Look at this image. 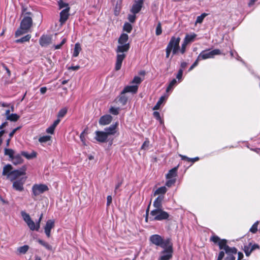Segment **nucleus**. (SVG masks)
<instances>
[{"label": "nucleus", "instance_id": "nucleus-19", "mask_svg": "<svg viewBox=\"0 0 260 260\" xmlns=\"http://www.w3.org/2000/svg\"><path fill=\"white\" fill-rule=\"evenodd\" d=\"M51 38L47 35H43L40 39V44L42 47H46L51 43Z\"/></svg>", "mask_w": 260, "mask_h": 260}, {"label": "nucleus", "instance_id": "nucleus-45", "mask_svg": "<svg viewBox=\"0 0 260 260\" xmlns=\"http://www.w3.org/2000/svg\"><path fill=\"white\" fill-rule=\"evenodd\" d=\"M119 101L122 105H124L126 103L127 98L126 96L124 95V94H122L121 93Z\"/></svg>", "mask_w": 260, "mask_h": 260}, {"label": "nucleus", "instance_id": "nucleus-36", "mask_svg": "<svg viewBox=\"0 0 260 260\" xmlns=\"http://www.w3.org/2000/svg\"><path fill=\"white\" fill-rule=\"evenodd\" d=\"M123 29L124 31H125L128 33H129L131 32L132 30V26L130 23L126 22L124 23L123 25Z\"/></svg>", "mask_w": 260, "mask_h": 260}, {"label": "nucleus", "instance_id": "nucleus-39", "mask_svg": "<svg viewBox=\"0 0 260 260\" xmlns=\"http://www.w3.org/2000/svg\"><path fill=\"white\" fill-rule=\"evenodd\" d=\"M14 151L12 149H7V148H6L5 149V154L6 155H8L11 159L14 156Z\"/></svg>", "mask_w": 260, "mask_h": 260}, {"label": "nucleus", "instance_id": "nucleus-57", "mask_svg": "<svg viewBox=\"0 0 260 260\" xmlns=\"http://www.w3.org/2000/svg\"><path fill=\"white\" fill-rule=\"evenodd\" d=\"M187 45V44L184 41H183V43L181 45V48L180 50V51L182 54H183L185 52L186 47Z\"/></svg>", "mask_w": 260, "mask_h": 260}, {"label": "nucleus", "instance_id": "nucleus-60", "mask_svg": "<svg viewBox=\"0 0 260 260\" xmlns=\"http://www.w3.org/2000/svg\"><path fill=\"white\" fill-rule=\"evenodd\" d=\"M249 245H250V248L252 251L256 249L259 248V245L257 244H254L253 245H252L251 243H250Z\"/></svg>", "mask_w": 260, "mask_h": 260}, {"label": "nucleus", "instance_id": "nucleus-18", "mask_svg": "<svg viewBox=\"0 0 260 260\" xmlns=\"http://www.w3.org/2000/svg\"><path fill=\"white\" fill-rule=\"evenodd\" d=\"M143 4V0H138L135 4H134L131 9V12L133 14H137L139 13L142 7Z\"/></svg>", "mask_w": 260, "mask_h": 260}, {"label": "nucleus", "instance_id": "nucleus-38", "mask_svg": "<svg viewBox=\"0 0 260 260\" xmlns=\"http://www.w3.org/2000/svg\"><path fill=\"white\" fill-rule=\"evenodd\" d=\"M51 139V136H44L42 137H41L39 139V141L41 143H46L49 141H50Z\"/></svg>", "mask_w": 260, "mask_h": 260}, {"label": "nucleus", "instance_id": "nucleus-2", "mask_svg": "<svg viewBox=\"0 0 260 260\" xmlns=\"http://www.w3.org/2000/svg\"><path fill=\"white\" fill-rule=\"evenodd\" d=\"M12 165L10 164L5 166L3 169L2 175L7 176V178L11 181L15 180L21 175H25L26 174V167L23 166L19 169L13 170Z\"/></svg>", "mask_w": 260, "mask_h": 260}, {"label": "nucleus", "instance_id": "nucleus-54", "mask_svg": "<svg viewBox=\"0 0 260 260\" xmlns=\"http://www.w3.org/2000/svg\"><path fill=\"white\" fill-rule=\"evenodd\" d=\"M136 18V14L132 15H129L128 16V19L131 23H134L135 21Z\"/></svg>", "mask_w": 260, "mask_h": 260}, {"label": "nucleus", "instance_id": "nucleus-21", "mask_svg": "<svg viewBox=\"0 0 260 260\" xmlns=\"http://www.w3.org/2000/svg\"><path fill=\"white\" fill-rule=\"evenodd\" d=\"M138 89V85H130V86H127L122 91V94H125V93L127 92H131L133 93H135L137 92Z\"/></svg>", "mask_w": 260, "mask_h": 260}, {"label": "nucleus", "instance_id": "nucleus-48", "mask_svg": "<svg viewBox=\"0 0 260 260\" xmlns=\"http://www.w3.org/2000/svg\"><path fill=\"white\" fill-rule=\"evenodd\" d=\"M22 154L27 158H31L36 156V153L35 152H33L30 155L28 154L25 152H22Z\"/></svg>", "mask_w": 260, "mask_h": 260}, {"label": "nucleus", "instance_id": "nucleus-35", "mask_svg": "<svg viewBox=\"0 0 260 260\" xmlns=\"http://www.w3.org/2000/svg\"><path fill=\"white\" fill-rule=\"evenodd\" d=\"M180 156L181 157V159L183 160H186L188 161H191L192 163L194 162L195 161L198 160L199 159V158L198 157H196L193 158H189L185 155H180Z\"/></svg>", "mask_w": 260, "mask_h": 260}, {"label": "nucleus", "instance_id": "nucleus-3", "mask_svg": "<svg viewBox=\"0 0 260 260\" xmlns=\"http://www.w3.org/2000/svg\"><path fill=\"white\" fill-rule=\"evenodd\" d=\"M32 24V17H23L21 21L20 27L15 32V36L18 37L27 32Z\"/></svg>", "mask_w": 260, "mask_h": 260}, {"label": "nucleus", "instance_id": "nucleus-52", "mask_svg": "<svg viewBox=\"0 0 260 260\" xmlns=\"http://www.w3.org/2000/svg\"><path fill=\"white\" fill-rule=\"evenodd\" d=\"M142 81V80L140 77L138 76H136L133 79V81H132V83H136L137 84H139Z\"/></svg>", "mask_w": 260, "mask_h": 260}, {"label": "nucleus", "instance_id": "nucleus-59", "mask_svg": "<svg viewBox=\"0 0 260 260\" xmlns=\"http://www.w3.org/2000/svg\"><path fill=\"white\" fill-rule=\"evenodd\" d=\"M149 145V142L148 141H145L141 146L142 149H146L148 148Z\"/></svg>", "mask_w": 260, "mask_h": 260}, {"label": "nucleus", "instance_id": "nucleus-37", "mask_svg": "<svg viewBox=\"0 0 260 260\" xmlns=\"http://www.w3.org/2000/svg\"><path fill=\"white\" fill-rule=\"evenodd\" d=\"M28 249L29 246L25 245L23 246L19 247L18 248V251L20 253L25 254L28 251Z\"/></svg>", "mask_w": 260, "mask_h": 260}, {"label": "nucleus", "instance_id": "nucleus-1", "mask_svg": "<svg viewBox=\"0 0 260 260\" xmlns=\"http://www.w3.org/2000/svg\"><path fill=\"white\" fill-rule=\"evenodd\" d=\"M128 39V35L124 33L122 34L118 39V42L119 45L117 46L116 50L117 53L115 64L116 71H118L121 69L122 62L126 56L124 53L128 51L130 48L129 44L127 43Z\"/></svg>", "mask_w": 260, "mask_h": 260}, {"label": "nucleus", "instance_id": "nucleus-5", "mask_svg": "<svg viewBox=\"0 0 260 260\" xmlns=\"http://www.w3.org/2000/svg\"><path fill=\"white\" fill-rule=\"evenodd\" d=\"M180 41V38H175L173 37L171 38L169 44H168L167 48L166 49V58H169L170 55L171 51H172L173 55H175L177 53L178 51L179 50V43Z\"/></svg>", "mask_w": 260, "mask_h": 260}, {"label": "nucleus", "instance_id": "nucleus-61", "mask_svg": "<svg viewBox=\"0 0 260 260\" xmlns=\"http://www.w3.org/2000/svg\"><path fill=\"white\" fill-rule=\"evenodd\" d=\"M112 198L111 196H108L107 198V205L109 206L112 203Z\"/></svg>", "mask_w": 260, "mask_h": 260}, {"label": "nucleus", "instance_id": "nucleus-23", "mask_svg": "<svg viewBox=\"0 0 260 260\" xmlns=\"http://www.w3.org/2000/svg\"><path fill=\"white\" fill-rule=\"evenodd\" d=\"M178 167H174L171 170H170L168 173L166 175L167 179H175L177 176V172Z\"/></svg>", "mask_w": 260, "mask_h": 260}, {"label": "nucleus", "instance_id": "nucleus-40", "mask_svg": "<svg viewBox=\"0 0 260 260\" xmlns=\"http://www.w3.org/2000/svg\"><path fill=\"white\" fill-rule=\"evenodd\" d=\"M244 251L245 253V254L247 256H249L251 253L252 252V250L250 248V245H248L247 246H244Z\"/></svg>", "mask_w": 260, "mask_h": 260}, {"label": "nucleus", "instance_id": "nucleus-42", "mask_svg": "<svg viewBox=\"0 0 260 260\" xmlns=\"http://www.w3.org/2000/svg\"><path fill=\"white\" fill-rule=\"evenodd\" d=\"M236 253L237 252H229V253H226L227 256L224 260H235L236 258L234 254H236Z\"/></svg>", "mask_w": 260, "mask_h": 260}, {"label": "nucleus", "instance_id": "nucleus-25", "mask_svg": "<svg viewBox=\"0 0 260 260\" xmlns=\"http://www.w3.org/2000/svg\"><path fill=\"white\" fill-rule=\"evenodd\" d=\"M196 36L197 35H196L195 34L191 35L187 34L185 36V37L184 39V41L188 44L190 42H193Z\"/></svg>", "mask_w": 260, "mask_h": 260}, {"label": "nucleus", "instance_id": "nucleus-56", "mask_svg": "<svg viewBox=\"0 0 260 260\" xmlns=\"http://www.w3.org/2000/svg\"><path fill=\"white\" fill-rule=\"evenodd\" d=\"M55 128L51 125L46 129V132L48 134H53Z\"/></svg>", "mask_w": 260, "mask_h": 260}, {"label": "nucleus", "instance_id": "nucleus-49", "mask_svg": "<svg viewBox=\"0 0 260 260\" xmlns=\"http://www.w3.org/2000/svg\"><path fill=\"white\" fill-rule=\"evenodd\" d=\"M153 116L157 120H158L160 121V123L161 124L163 123V121L160 118V114L158 112H156V111L154 112Z\"/></svg>", "mask_w": 260, "mask_h": 260}, {"label": "nucleus", "instance_id": "nucleus-46", "mask_svg": "<svg viewBox=\"0 0 260 260\" xmlns=\"http://www.w3.org/2000/svg\"><path fill=\"white\" fill-rule=\"evenodd\" d=\"M166 185L169 187H171L176 182V179H167Z\"/></svg>", "mask_w": 260, "mask_h": 260}, {"label": "nucleus", "instance_id": "nucleus-13", "mask_svg": "<svg viewBox=\"0 0 260 260\" xmlns=\"http://www.w3.org/2000/svg\"><path fill=\"white\" fill-rule=\"evenodd\" d=\"M48 190V186L45 184H35L32 187L33 194L35 196H37Z\"/></svg>", "mask_w": 260, "mask_h": 260}, {"label": "nucleus", "instance_id": "nucleus-64", "mask_svg": "<svg viewBox=\"0 0 260 260\" xmlns=\"http://www.w3.org/2000/svg\"><path fill=\"white\" fill-rule=\"evenodd\" d=\"M2 67L6 71L7 73H8V75L9 76H10L11 75V72L9 70V69L7 68V67L5 64H2Z\"/></svg>", "mask_w": 260, "mask_h": 260}, {"label": "nucleus", "instance_id": "nucleus-32", "mask_svg": "<svg viewBox=\"0 0 260 260\" xmlns=\"http://www.w3.org/2000/svg\"><path fill=\"white\" fill-rule=\"evenodd\" d=\"M167 191V188L165 186H161L157 188L154 192V196L159 194H165Z\"/></svg>", "mask_w": 260, "mask_h": 260}, {"label": "nucleus", "instance_id": "nucleus-16", "mask_svg": "<svg viewBox=\"0 0 260 260\" xmlns=\"http://www.w3.org/2000/svg\"><path fill=\"white\" fill-rule=\"evenodd\" d=\"M118 123L116 122L111 124L110 126L106 127L104 129V132L108 136L110 135H113L117 132Z\"/></svg>", "mask_w": 260, "mask_h": 260}, {"label": "nucleus", "instance_id": "nucleus-11", "mask_svg": "<svg viewBox=\"0 0 260 260\" xmlns=\"http://www.w3.org/2000/svg\"><path fill=\"white\" fill-rule=\"evenodd\" d=\"M164 250L160 252L159 260H170L172 257L173 244L169 243L166 247L162 248Z\"/></svg>", "mask_w": 260, "mask_h": 260}, {"label": "nucleus", "instance_id": "nucleus-15", "mask_svg": "<svg viewBox=\"0 0 260 260\" xmlns=\"http://www.w3.org/2000/svg\"><path fill=\"white\" fill-rule=\"evenodd\" d=\"M108 136L104 131H96L95 139L101 143L107 142Z\"/></svg>", "mask_w": 260, "mask_h": 260}, {"label": "nucleus", "instance_id": "nucleus-47", "mask_svg": "<svg viewBox=\"0 0 260 260\" xmlns=\"http://www.w3.org/2000/svg\"><path fill=\"white\" fill-rule=\"evenodd\" d=\"M161 32H162V30H161V23H160V22H158V23L157 24V25L156 26V31H155L156 35L159 36L161 34Z\"/></svg>", "mask_w": 260, "mask_h": 260}, {"label": "nucleus", "instance_id": "nucleus-20", "mask_svg": "<svg viewBox=\"0 0 260 260\" xmlns=\"http://www.w3.org/2000/svg\"><path fill=\"white\" fill-rule=\"evenodd\" d=\"M112 117L110 115L102 116L99 120V124L101 125L109 124L112 121Z\"/></svg>", "mask_w": 260, "mask_h": 260}, {"label": "nucleus", "instance_id": "nucleus-55", "mask_svg": "<svg viewBox=\"0 0 260 260\" xmlns=\"http://www.w3.org/2000/svg\"><path fill=\"white\" fill-rule=\"evenodd\" d=\"M66 42V39L63 38L61 43L58 44L54 46L55 49H59L61 48V47Z\"/></svg>", "mask_w": 260, "mask_h": 260}, {"label": "nucleus", "instance_id": "nucleus-28", "mask_svg": "<svg viewBox=\"0 0 260 260\" xmlns=\"http://www.w3.org/2000/svg\"><path fill=\"white\" fill-rule=\"evenodd\" d=\"M81 50L80 44L78 43H76L74 49L73 56L74 57H77L79 55L80 52Z\"/></svg>", "mask_w": 260, "mask_h": 260}, {"label": "nucleus", "instance_id": "nucleus-41", "mask_svg": "<svg viewBox=\"0 0 260 260\" xmlns=\"http://www.w3.org/2000/svg\"><path fill=\"white\" fill-rule=\"evenodd\" d=\"M206 16L207 14L206 13H203L201 15L198 16L196 21V23H201Z\"/></svg>", "mask_w": 260, "mask_h": 260}, {"label": "nucleus", "instance_id": "nucleus-50", "mask_svg": "<svg viewBox=\"0 0 260 260\" xmlns=\"http://www.w3.org/2000/svg\"><path fill=\"white\" fill-rule=\"evenodd\" d=\"M183 72V71H182V69H179L176 75V78L178 80L179 82H180L182 79Z\"/></svg>", "mask_w": 260, "mask_h": 260}, {"label": "nucleus", "instance_id": "nucleus-24", "mask_svg": "<svg viewBox=\"0 0 260 260\" xmlns=\"http://www.w3.org/2000/svg\"><path fill=\"white\" fill-rule=\"evenodd\" d=\"M11 160L14 165H17L22 162V158L20 154H17L12 157Z\"/></svg>", "mask_w": 260, "mask_h": 260}, {"label": "nucleus", "instance_id": "nucleus-26", "mask_svg": "<svg viewBox=\"0 0 260 260\" xmlns=\"http://www.w3.org/2000/svg\"><path fill=\"white\" fill-rule=\"evenodd\" d=\"M57 5L59 10L66 9L68 8H70L68 3L64 2L63 0H58L57 1Z\"/></svg>", "mask_w": 260, "mask_h": 260}, {"label": "nucleus", "instance_id": "nucleus-53", "mask_svg": "<svg viewBox=\"0 0 260 260\" xmlns=\"http://www.w3.org/2000/svg\"><path fill=\"white\" fill-rule=\"evenodd\" d=\"M110 112L112 114L116 115L119 113L118 109L114 107H111L110 109Z\"/></svg>", "mask_w": 260, "mask_h": 260}, {"label": "nucleus", "instance_id": "nucleus-12", "mask_svg": "<svg viewBox=\"0 0 260 260\" xmlns=\"http://www.w3.org/2000/svg\"><path fill=\"white\" fill-rule=\"evenodd\" d=\"M21 215L23 218V220L27 223L28 226L31 231H39V224H36L34 222V221L31 219L29 215L24 211H22L21 212Z\"/></svg>", "mask_w": 260, "mask_h": 260}, {"label": "nucleus", "instance_id": "nucleus-4", "mask_svg": "<svg viewBox=\"0 0 260 260\" xmlns=\"http://www.w3.org/2000/svg\"><path fill=\"white\" fill-rule=\"evenodd\" d=\"M211 240L215 243H218L219 248L224 250L225 253L229 252H237V249L235 247H230L227 245L226 239H220L217 236H213L211 238Z\"/></svg>", "mask_w": 260, "mask_h": 260}, {"label": "nucleus", "instance_id": "nucleus-51", "mask_svg": "<svg viewBox=\"0 0 260 260\" xmlns=\"http://www.w3.org/2000/svg\"><path fill=\"white\" fill-rule=\"evenodd\" d=\"M200 60V59H198V57H197L196 61L194 62V63L190 66L188 70V72H190L191 70H192L196 67H197L198 65L199 61Z\"/></svg>", "mask_w": 260, "mask_h": 260}, {"label": "nucleus", "instance_id": "nucleus-30", "mask_svg": "<svg viewBox=\"0 0 260 260\" xmlns=\"http://www.w3.org/2000/svg\"><path fill=\"white\" fill-rule=\"evenodd\" d=\"M38 242L39 244L45 247V248L48 250L52 251V247L51 245H50L48 243L44 241L43 240L41 239H38Z\"/></svg>", "mask_w": 260, "mask_h": 260}, {"label": "nucleus", "instance_id": "nucleus-8", "mask_svg": "<svg viewBox=\"0 0 260 260\" xmlns=\"http://www.w3.org/2000/svg\"><path fill=\"white\" fill-rule=\"evenodd\" d=\"M151 242L156 246L161 247V248L166 247L169 243L171 242V239L168 238L163 239L162 237L158 235H153L150 237Z\"/></svg>", "mask_w": 260, "mask_h": 260}, {"label": "nucleus", "instance_id": "nucleus-29", "mask_svg": "<svg viewBox=\"0 0 260 260\" xmlns=\"http://www.w3.org/2000/svg\"><path fill=\"white\" fill-rule=\"evenodd\" d=\"M167 99V97L165 96H161L158 102H157L156 104L155 105V106L153 107V109L154 110H158L159 109V107L160 105L163 103V102Z\"/></svg>", "mask_w": 260, "mask_h": 260}, {"label": "nucleus", "instance_id": "nucleus-63", "mask_svg": "<svg viewBox=\"0 0 260 260\" xmlns=\"http://www.w3.org/2000/svg\"><path fill=\"white\" fill-rule=\"evenodd\" d=\"M187 63L186 62L183 61L181 63V65H180L181 68L180 69H182V71H183V70L187 67Z\"/></svg>", "mask_w": 260, "mask_h": 260}, {"label": "nucleus", "instance_id": "nucleus-10", "mask_svg": "<svg viewBox=\"0 0 260 260\" xmlns=\"http://www.w3.org/2000/svg\"><path fill=\"white\" fill-rule=\"evenodd\" d=\"M221 52L219 49H216L209 51L208 50H205L202 51L199 55L198 59L204 60L208 58H213L215 55L221 54Z\"/></svg>", "mask_w": 260, "mask_h": 260}, {"label": "nucleus", "instance_id": "nucleus-17", "mask_svg": "<svg viewBox=\"0 0 260 260\" xmlns=\"http://www.w3.org/2000/svg\"><path fill=\"white\" fill-rule=\"evenodd\" d=\"M54 226V221L52 220H47L46 225L45 226V233L47 236V237H50V233L51 229Z\"/></svg>", "mask_w": 260, "mask_h": 260}, {"label": "nucleus", "instance_id": "nucleus-58", "mask_svg": "<svg viewBox=\"0 0 260 260\" xmlns=\"http://www.w3.org/2000/svg\"><path fill=\"white\" fill-rule=\"evenodd\" d=\"M225 253L223 251H220L219 253L217 260H222L224 256Z\"/></svg>", "mask_w": 260, "mask_h": 260}, {"label": "nucleus", "instance_id": "nucleus-43", "mask_svg": "<svg viewBox=\"0 0 260 260\" xmlns=\"http://www.w3.org/2000/svg\"><path fill=\"white\" fill-rule=\"evenodd\" d=\"M67 112V109L66 108L61 109L57 114V117L60 119V118H62L64 116Z\"/></svg>", "mask_w": 260, "mask_h": 260}, {"label": "nucleus", "instance_id": "nucleus-9", "mask_svg": "<svg viewBox=\"0 0 260 260\" xmlns=\"http://www.w3.org/2000/svg\"><path fill=\"white\" fill-rule=\"evenodd\" d=\"M25 175H21L15 180H12V187L15 190L18 191H22L24 190V184L27 178Z\"/></svg>", "mask_w": 260, "mask_h": 260}, {"label": "nucleus", "instance_id": "nucleus-34", "mask_svg": "<svg viewBox=\"0 0 260 260\" xmlns=\"http://www.w3.org/2000/svg\"><path fill=\"white\" fill-rule=\"evenodd\" d=\"M177 84V81L175 79H173L169 83L168 86L167 87L166 89V91L167 92H169L170 91L172 90L174 87Z\"/></svg>", "mask_w": 260, "mask_h": 260}, {"label": "nucleus", "instance_id": "nucleus-27", "mask_svg": "<svg viewBox=\"0 0 260 260\" xmlns=\"http://www.w3.org/2000/svg\"><path fill=\"white\" fill-rule=\"evenodd\" d=\"M22 12L23 17L27 16L28 17H32L33 16L32 13L29 10L27 7H22Z\"/></svg>", "mask_w": 260, "mask_h": 260}, {"label": "nucleus", "instance_id": "nucleus-44", "mask_svg": "<svg viewBox=\"0 0 260 260\" xmlns=\"http://www.w3.org/2000/svg\"><path fill=\"white\" fill-rule=\"evenodd\" d=\"M258 224V221L255 222L250 229V232L252 233H255L257 231V226Z\"/></svg>", "mask_w": 260, "mask_h": 260}, {"label": "nucleus", "instance_id": "nucleus-31", "mask_svg": "<svg viewBox=\"0 0 260 260\" xmlns=\"http://www.w3.org/2000/svg\"><path fill=\"white\" fill-rule=\"evenodd\" d=\"M20 118V116L17 114H11L7 117V120L10 121L15 122L17 121Z\"/></svg>", "mask_w": 260, "mask_h": 260}, {"label": "nucleus", "instance_id": "nucleus-14", "mask_svg": "<svg viewBox=\"0 0 260 260\" xmlns=\"http://www.w3.org/2000/svg\"><path fill=\"white\" fill-rule=\"evenodd\" d=\"M70 8H68L66 9H63L59 13V21L61 25H62L69 19L70 16Z\"/></svg>", "mask_w": 260, "mask_h": 260}, {"label": "nucleus", "instance_id": "nucleus-7", "mask_svg": "<svg viewBox=\"0 0 260 260\" xmlns=\"http://www.w3.org/2000/svg\"><path fill=\"white\" fill-rule=\"evenodd\" d=\"M150 218L151 220L161 221L168 219L169 214L168 212L161 209H154L150 213Z\"/></svg>", "mask_w": 260, "mask_h": 260}, {"label": "nucleus", "instance_id": "nucleus-6", "mask_svg": "<svg viewBox=\"0 0 260 260\" xmlns=\"http://www.w3.org/2000/svg\"><path fill=\"white\" fill-rule=\"evenodd\" d=\"M180 41V38H175L173 37L171 38L169 44H168L167 48L166 49V58H169L170 55L171 51H172L173 55H175L177 53L178 51L179 50V43Z\"/></svg>", "mask_w": 260, "mask_h": 260}, {"label": "nucleus", "instance_id": "nucleus-22", "mask_svg": "<svg viewBox=\"0 0 260 260\" xmlns=\"http://www.w3.org/2000/svg\"><path fill=\"white\" fill-rule=\"evenodd\" d=\"M163 199L164 197L159 196L154 200L153 204L154 209L162 208V202Z\"/></svg>", "mask_w": 260, "mask_h": 260}, {"label": "nucleus", "instance_id": "nucleus-33", "mask_svg": "<svg viewBox=\"0 0 260 260\" xmlns=\"http://www.w3.org/2000/svg\"><path fill=\"white\" fill-rule=\"evenodd\" d=\"M31 38V36L30 35H27L24 37H22L19 39H17L15 41L16 43H24L25 42H28L29 41Z\"/></svg>", "mask_w": 260, "mask_h": 260}, {"label": "nucleus", "instance_id": "nucleus-62", "mask_svg": "<svg viewBox=\"0 0 260 260\" xmlns=\"http://www.w3.org/2000/svg\"><path fill=\"white\" fill-rule=\"evenodd\" d=\"M60 121V119L57 117V119L54 121V122L52 124V125L55 128L56 127V126L59 124Z\"/></svg>", "mask_w": 260, "mask_h": 260}]
</instances>
